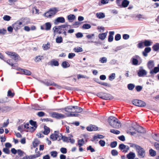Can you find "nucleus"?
<instances>
[{"mask_svg": "<svg viewBox=\"0 0 159 159\" xmlns=\"http://www.w3.org/2000/svg\"><path fill=\"white\" fill-rule=\"evenodd\" d=\"M40 143V141L37 139H35L33 142L34 148H35L37 147Z\"/></svg>", "mask_w": 159, "mask_h": 159, "instance_id": "nucleus-33", "label": "nucleus"}, {"mask_svg": "<svg viewBox=\"0 0 159 159\" xmlns=\"http://www.w3.org/2000/svg\"><path fill=\"white\" fill-rule=\"evenodd\" d=\"M91 25L88 24H84L82 26V29H88L90 28Z\"/></svg>", "mask_w": 159, "mask_h": 159, "instance_id": "nucleus-40", "label": "nucleus"}, {"mask_svg": "<svg viewBox=\"0 0 159 159\" xmlns=\"http://www.w3.org/2000/svg\"><path fill=\"white\" fill-rule=\"evenodd\" d=\"M68 19L70 22H72L75 18V16L73 14H70L67 16Z\"/></svg>", "mask_w": 159, "mask_h": 159, "instance_id": "nucleus-28", "label": "nucleus"}, {"mask_svg": "<svg viewBox=\"0 0 159 159\" xmlns=\"http://www.w3.org/2000/svg\"><path fill=\"white\" fill-rule=\"evenodd\" d=\"M39 81L41 83L44 84V85L47 86H50L51 85H53L56 87L58 89H60L61 86L56 84L54 82H51L50 80L48 82V80H39Z\"/></svg>", "mask_w": 159, "mask_h": 159, "instance_id": "nucleus-5", "label": "nucleus"}, {"mask_svg": "<svg viewBox=\"0 0 159 159\" xmlns=\"http://www.w3.org/2000/svg\"><path fill=\"white\" fill-rule=\"evenodd\" d=\"M30 124L32 126H33L35 128H37V122L35 121H34L33 120H31L29 121Z\"/></svg>", "mask_w": 159, "mask_h": 159, "instance_id": "nucleus-39", "label": "nucleus"}, {"mask_svg": "<svg viewBox=\"0 0 159 159\" xmlns=\"http://www.w3.org/2000/svg\"><path fill=\"white\" fill-rule=\"evenodd\" d=\"M135 85L133 84L130 83L128 84L127 88L129 90H132L135 87Z\"/></svg>", "mask_w": 159, "mask_h": 159, "instance_id": "nucleus-41", "label": "nucleus"}, {"mask_svg": "<svg viewBox=\"0 0 159 159\" xmlns=\"http://www.w3.org/2000/svg\"><path fill=\"white\" fill-rule=\"evenodd\" d=\"M63 39L61 37H58L56 39V42L57 43H61L62 42Z\"/></svg>", "mask_w": 159, "mask_h": 159, "instance_id": "nucleus-50", "label": "nucleus"}, {"mask_svg": "<svg viewBox=\"0 0 159 159\" xmlns=\"http://www.w3.org/2000/svg\"><path fill=\"white\" fill-rule=\"evenodd\" d=\"M152 48L153 50L155 51H157L159 50V43H156L152 46Z\"/></svg>", "mask_w": 159, "mask_h": 159, "instance_id": "nucleus-31", "label": "nucleus"}, {"mask_svg": "<svg viewBox=\"0 0 159 159\" xmlns=\"http://www.w3.org/2000/svg\"><path fill=\"white\" fill-rule=\"evenodd\" d=\"M45 115V113L42 111H39L37 114V115L39 117L43 116Z\"/></svg>", "mask_w": 159, "mask_h": 159, "instance_id": "nucleus-61", "label": "nucleus"}, {"mask_svg": "<svg viewBox=\"0 0 159 159\" xmlns=\"http://www.w3.org/2000/svg\"><path fill=\"white\" fill-rule=\"evenodd\" d=\"M121 38V35L119 34H117L115 36V39L116 41L119 40Z\"/></svg>", "mask_w": 159, "mask_h": 159, "instance_id": "nucleus-57", "label": "nucleus"}, {"mask_svg": "<svg viewBox=\"0 0 159 159\" xmlns=\"http://www.w3.org/2000/svg\"><path fill=\"white\" fill-rule=\"evenodd\" d=\"M104 137L102 135L98 134L97 135L94 136L93 137V140H92L93 141L97 139H103Z\"/></svg>", "mask_w": 159, "mask_h": 159, "instance_id": "nucleus-36", "label": "nucleus"}, {"mask_svg": "<svg viewBox=\"0 0 159 159\" xmlns=\"http://www.w3.org/2000/svg\"><path fill=\"white\" fill-rule=\"evenodd\" d=\"M67 117H78L80 115L78 113H67L66 114Z\"/></svg>", "mask_w": 159, "mask_h": 159, "instance_id": "nucleus-38", "label": "nucleus"}, {"mask_svg": "<svg viewBox=\"0 0 159 159\" xmlns=\"http://www.w3.org/2000/svg\"><path fill=\"white\" fill-rule=\"evenodd\" d=\"M107 34V32L100 34H98V37L100 39L102 40H103L106 37Z\"/></svg>", "mask_w": 159, "mask_h": 159, "instance_id": "nucleus-23", "label": "nucleus"}, {"mask_svg": "<svg viewBox=\"0 0 159 159\" xmlns=\"http://www.w3.org/2000/svg\"><path fill=\"white\" fill-rule=\"evenodd\" d=\"M115 74L114 73H112L109 76V79L110 81H112L115 78Z\"/></svg>", "mask_w": 159, "mask_h": 159, "instance_id": "nucleus-46", "label": "nucleus"}, {"mask_svg": "<svg viewBox=\"0 0 159 159\" xmlns=\"http://www.w3.org/2000/svg\"><path fill=\"white\" fill-rule=\"evenodd\" d=\"M151 50L150 47H147L144 49V51L143 52V54L144 57H147L148 56V53L150 52Z\"/></svg>", "mask_w": 159, "mask_h": 159, "instance_id": "nucleus-17", "label": "nucleus"}, {"mask_svg": "<svg viewBox=\"0 0 159 159\" xmlns=\"http://www.w3.org/2000/svg\"><path fill=\"white\" fill-rule=\"evenodd\" d=\"M149 154L152 157H154L156 155V152L152 149H150L149 150Z\"/></svg>", "mask_w": 159, "mask_h": 159, "instance_id": "nucleus-42", "label": "nucleus"}, {"mask_svg": "<svg viewBox=\"0 0 159 159\" xmlns=\"http://www.w3.org/2000/svg\"><path fill=\"white\" fill-rule=\"evenodd\" d=\"M74 51L76 52H81L83 51V49L80 47H75L74 49Z\"/></svg>", "mask_w": 159, "mask_h": 159, "instance_id": "nucleus-45", "label": "nucleus"}, {"mask_svg": "<svg viewBox=\"0 0 159 159\" xmlns=\"http://www.w3.org/2000/svg\"><path fill=\"white\" fill-rule=\"evenodd\" d=\"M65 19L63 17H57L55 20L54 24L57 25L59 23H64L65 22Z\"/></svg>", "mask_w": 159, "mask_h": 159, "instance_id": "nucleus-12", "label": "nucleus"}, {"mask_svg": "<svg viewBox=\"0 0 159 159\" xmlns=\"http://www.w3.org/2000/svg\"><path fill=\"white\" fill-rule=\"evenodd\" d=\"M84 143V139H81L79 140L78 141V145L79 147L82 146Z\"/></svg>", "mask_w": 159, "mask_h": 159, "instance_id": "nucleus-48", "label": "nucleus"}, {"mask_svg": "<svg viewBox=\"0 0 159 159\" xmlns=\"http://www.w3.org/2000/svg\"><path fill=\"white\" fill-rule=\"evenodd\" d=\"M22 23L21 22L18 20L16 22L13 24L12 26L14 30L16 31H17L21 27L20 25H22Z\"/></svg>", "mask_w": 159, "mask_h": 159, "instance_id": "nucleus-10", "label": "nucleus"}, {"mask_svg": "<svg viewBox=\"0 0 159 159\" xmlns=\"http://www.w3.org/2000/svg\"><path fill=\"white\" fill-rule=\"evenodd\" d=\"M129 3V2L128 0H123L122 2V7L125 8L128 6Z\"/></svg>", "mask_w": 159, "mask_h": 159, "instance_id": "nucleus-19", "label": "nucleus"}, {"mask_svg": "<svg viewBox=\"0 0 159 159\" xmlns=\"http://www.w3.org/2000/svg\"><path fill=\"white\" fill-rule=\"evenodd\" d=\"M99 61L102 63H106L107 62V59L106 57H103L100 58Z\"/></svg>", "mask_w": 159, "mask_h": 159, "instance_id": "nucleus-49", "label": "nucleus"}, {"mask_svg": "<svg viewBox=\"0 0 159 159\" xmlns=\"http://www.w3.org/2000/svg\"><path fill=\"white\" fill-rule=\"evenodd\" d=\"M13 56V57H12V58L14 59L15 60H18L19 58H20L19 55L15 52Z\"/></svg>", "mask_w": 159, "mask_h": 159, "instance_id": "nucleus-60", "label": "nucleus"}, {"mask_svg": "<svg viewBox=\"0 0 159 159\" xmlns=\"http://www.w3.org/2000/svg\"><path fill=\"white\" fill-rule=\"evenodd\" d=\"M126 145L123 143L120 144L119 146V148L120 150H122L125 148Z\"/></svg>", "mask_w": 159, "mask_h": 159, "instance_id": "nucleus-63", "label": "nucleus"}, {"mask_svg": "<svg viewBox=\"0 0 159 159\" xmlns=\"http://www.w3.org/2000/svg\"><path fill=\"white\" fill-rule=\"evenodd\" d=\"M96 95L101 98L104 100H111L113 98V97L111 94L104 92L98 93Z\"/></svg>", "mask_w": 159, "mask_h": 159, "instance_id": "nucleus-3", "label": "nucleus"}, {"mask_svg": "<svg viewBox=\"0 0 159 159\" xmlns=\"http://www.w3.org/2000/svg\"><path fill=\"white\" fill-rule=\"evenodd\" d=\"M58 11L57 8L54 7L50 8L49 11L45 12L43 16L47 18H51Z\"/></svg>", "mask_w": 159, "mask_h": 159, "instance_id": "nucleus-2", "label": "nucleus"}, {"mask_svg": "<svg viewBox=\"0 0 159 159\" xmlns=\"http://www.w3.org/2000/svg\"><path fill=\"white\" fill-rule=\"evenodd\" d=\"M117 145V142L116 141L111 142L110 144V146L111 148H114L116 147Z\"/></svg>", "mask_w": 159, "mask_h": 159, "instance_id": "nucleus-53", "label": "nucleus"}, {"mask_svg": "<svg viewBox=\"0 0 159 159\" xmlns=\"http://www.w3.org/2000/svg\"><path fill=\"white\" fill-rule=\"evenodd\" d=\"M96 16L98 19H102L105 17V15L103 13L99 12L96 13Z\"/></svg>", "mask_w": 159, "mask_h": 159, "instance_id": "nucleus-27", "label": "nucleus"}, {"mask_svg": "<svg viewBox=\"0 0 159 159\" xmlns=\"http://www.w3.org/2000/svg\"><path fill=\"white\" fill-rule=\"evenodd\" d=\"M110 132L111 133L116 134H118L120 133V131H119L114 129H111L110 130Z\"/></svg>", "mask_w": 159, "mask_h": 159, "instance_id": "nucleus-56", "label": "nucleus"}, {"mask_svg": "<svg viewBox=\"0 0 159 159\" xmlns=\"http://www.w3.org/2000/svg\"><path fill=\"white\" fill-rule=\"evenodd\" d=\"M44 131L43 132V134L45 135L48 134L50 132V128L46 125L44 126Z\"/></svg>", "mask_w": 159, "mask_h": 159, "instance_id": "nucleus-25", "label": "nucleus"}, {"mask_svg": "<svg viewBox=\"0 0 159 159\" xmlns=\"http://www.w3.org/2000/svg\"><path fill=\"white\" fill-rule=\"evenodd\" d=\"M87 150H89L91 152H95V149L92 147L91 145H90L87 148Z\"/></svg>", "mask_w": 159, "mask_h": 159, "instance_id": "nucleus-59", "label": "nucleus"}, {"mask_svg": "<svg viewBox=\"0 0 159 159\" xmlns=\"http://www.w3.org/2000/svg\"><path fill=\"white\" fill-rule=\"evenodd\" d=\"M136 149L138 153V156L140 158H143L145 156V151L144 149L141 146L138 147Z\"/></svg>", "mask_w": 159, "mask_h": 159, "instance_id": "nucleus-4", "label": "nucleus"}, {"mask_svg": "<svg viewBox=\"0 0 159 159\" xmlns=\"http://www.w3.org/2000/svg\"><path fill=\"white\" fill-rule=\"evenodd\" d=\"M89 77L85 75H83L80 74L77 75V78L79 79L81 78L89 79Z\"/></svg>", "mask_w": 159, "mask_h": 159, "instance_id": "nucleus-54", "label": "nucleus"}, {"mask_svg": "<svg viewBox=\"0 0 159 159\" xmlns=\"http://www.w3.org/2000/svg\"><path fill=\"white\" fill-rule=\"evenodd\" d=\"M50 154L52 157H55L57 156V152L56 151H53L50 152Z\"/></svg>", "mask_w": 159, "mask_h": 159, "instance_id": "nucleus-52", "label": "nucleus"}, {"mask_svg": "<svg viewBox=\"0 0 159 159\" xmlns=\"http://www.w3.org/2000/svg\"><path fill=\"white\" fill-rule=\"evenodd\" d=\"M36 128H35V127H31L30 126L29 128L28 129V130L27 131V132H30L31 133L33 132L36 129Z\"/></svg>", "mask_w": 159, "mask_h": 159, "instance_id": "nucleus-47", "label": "nucleus"}, {"mask_svg": "<svg viewBox=\"0 0 159 159\" xmlns=\"http://www.w3.org/2000/svg\"><path fill=\"white\" fill-rule=\"evenodd\" d=\"M50 44L49 42L47 43V44H43L42 46L44 50H47L49 49L50 48Z\"/></svg>", "mask_w": 159, "mask_h": 159, "instance_id": "nucleus-32", "label": "nucleus"}, {"mask_svg": "<svg viewBox=\"0 0 159 159\" xmlns=\"http://www.w3.org/2000/svg\"><path fill=\"white\" fill-rule=\"evenodd\" d=\"M133 104L136 106L143 107L146 105V103L140 100L135 99L132 101Z\"/></svg>", "mask_w": 159, "mask_h": 159, "instance_id": "nucleus-7", "label": "nucleus"}, {"mask_svg": "<svg viewBox=\"0 0 159 159\" xmlns=\"http://www.w3.org/2000/svg\"><path fill=\"white\" fill-rule=\"evenodd\" d=\"M114 31H110L109 32V35L108 36V41L109 42H111L113 40V36L114 34Z\"/></svg>", "mask_w": 159, "mask_h": 159, "instance_id": "nucleus-16", "label": "nucleus"}, {"mask_svg": "<svg viewBox=\"0 0 159 159\" xmlns=\"http://www.w3.org/2000/svg\"><path fill=\"white\" fill-rule=\"evenodd\" d=\"M75 107V106H70L65 107L63 109L66 112H71L70 111L72 110Z\"/></svg>", "mask_w": 159, "mask_h": 159, "instance_id": "nucleus-18", "label": "nucleus"}, {"mask_svg": "<svg viewBox=\"0 0 159 159\" xmlns=\"http://www.w3.org/2000/svg\"><path fill=\"white\" fill-rule=\"evenodd\" d=\"M60 135L61 136V139L64 142H66L67 143L69 142V137H67L64 136H63L62 135V134L61 133L60 134Z\"/></svg>", "mask_w": 159, "mask_h": 159, "instance_id": "nucleus-35", "label": "nucleus"}, {"mask_svg": "<svg viewBox=\"0 0 159 159\" xmlns=\"http://www.w3.org/2000/svg\"><path fill=\"white\" fill-rule=\"evenodd\" d=\"M3 152L7 154H9L10 153V151L9 149L7 148H4L3 149Z\"/></svg>", "mask_w": 159, "mask_h": 159, "instance_id": "nucleus-62", "label": "nucleus"}, {"mask_svg": "<svg viewBox=\"0 0 159 159\" xmlns=\"http://www.w3.org/2000/svg\"><path fill=\"white\" fill-rule=\"evenodd\" d=\"M15 94V93H12L11 90H9L7 92V96L8 97L12 98L14 96Z\"/></svg>", "mask_w": 159, "mask_h": 159, "instance_id": "nucleus-51", "label": "nucleus"}, {"mask_svg": "<svg viewBox=\"0 0 159 159\" xmlns=\"http://www.w3.org/2000/svg\"><path fill=\"white\" fill-rule=\"evenodd\" d=\"M111 153L112 155L113 156H116L118 154V152L115 149L112 150Z\"/></svg>", "mask_w": 159, "mask_h": 159, "instance_id": "nucleus-58", "label": "nucleus"}, {"mask_svg": "<svg viewBox=\"0 0 159 159\" xmlns=\"http://www.w3.org/2000/svg\"><path fill=\"white\" fill-rule=\"evenodd\" d=\"M159 72V64H158L157 66L154 67L153 69L150 70V74L152 76L153 75L156 74Z\"/></svg>", "mask_w": 159, "mask_h": 159, "instance_id": "nucleus-13", "label": "nucleus"}, {"mask_svg": "<svg viewBox=\"0 0 159 159\" xmlns=\"http://www.w3.org/2000/svg\"><path fill=\"white\" fill-rule=\"evenodd\" d=\"M43 58V56H39L35 57V60L36 62H39Z\"/></svg>", "mask_w": 159, "mask_h": 159, "instance_id": "nucleus-55", "label": "nucleus"}, {"mask_svg": "<svg viewBox=\"0 0 159 159\" xmlns=\"http://www.w3.org/2000/svg\"><path fill=\"white\" fill-rule=\"evenodd\" d=\"M135 157V154L132 152H130L127 155V157L128 159H134Z\"/></svg>", "mask_w": 159, "mask_h": 159, "instance_id": "nucleus-20", "label": "nucleus"}, {"mask_svg": "<svg viewBox=\"0 0 159 159\" xmlns=\"http://www.w3.org/2000/svg\"><path fill=\"white\" fill-rule=\"evenodd\" d=\"M59 135L57 134H52L50 136V138L53 141H55L59 137Z\"/></svg>", "mask_w": 159, "mask_h": 159, "instance_id": "nucleus-22", "label": "nucleus"}, {"mask_svg": "<svg viewBox=\"0 0 159 159\" xmlns=\"http://www.w3.org/2000/svg\"><path fill=\"white\" fill-rule=\"evenodd\" d=\"M147 66L148 68L150 70H151L154 67V61L152 60H149L147 63Z\"/></svg>", "mask_w": 159, "mask_h": 159, "instance_id": "nucleus-11", "label": "nucleus"}, {"mask_svg": "<svg viewBox=\"0 0 159 159\" xmlns=\"http://www.w3.org/2000/svg\"><path fill=\"white\" fill-rule=\"evenodd\" d=\"M3 60L4 61L6 62L8 64L11 66L16 67L18 66V64L17 63H13V60L11 59H8L6 60L4 59Z\"/></svg>", "mask_w": 159, "mask_h": 159, "instance_id": "nucleus-14", "label": "nucleus"}, {"mask_svg": "<svg viewBox=\"0 0 159 159\" xmlns=\"http://www.w3.org/2000/svg\"><path fill=\"white\" fill-rule=\"evenodd\" d=\"M143 43L145 46L148 47L151 45L152 42L150 40H145L144 41H143Z\"/></svg>", "mask_w": 159, "mask_h": 159, "instance_id": "nucleus-26", "label": "nucleus"}, {"mask_svg": "<svg viewBox=\"0 0 159 159\" xmlns=\"http://www.w3.org/2000/svg\"><path fill=\"white\" fill-rule=\"evenodd\" d=\"M61 152L63 154H66L67 152V150L66 148H61L60 149Z\"/></svg>", "mask_w": 159, "mask_h": 159, "instance_id": "nucleus-64", "label": "nucleus"}, {"mask_svg": "<svg viewBox=\"0 0 159 159\" xmlns=\"http://www.w3.org/2000/svg\"><path fill=\"white\" fill-rule=\"evenodd\" d=\"M68 26H69L70 27H71V26L70 25H61L58 26V29H64L66 28Z\"/></svg>", "mask_w": 159, "mask_h": 159, "instance_id": "nucleus-44", "label": "nucleus"}, {"mask_svg": "<svg viewBox=\"0 0 159 159\" xmlns=\"http://www.w3.org/2000/svg\"><path fill=\"white\" fill-rule=\"evenodd\" d=\"M12 109V108L9 106H7L4 107L2 108V111L3 112H8Z\"/></svg>", "mask_w": 159, "mask_h": 159, "instance_id": "nucleus-30", "label": "nucleus"}, {"mask_svg": "<svg viewBox=\"0 0 159 159\" xmlns=\"http://www.w3.org/2000/svg\"><path fill=\"white\" fill-rule=\"evenodd\" d=\"M50 64L51 66H58L59 63L57 61L53 59L51 61Z\"/></svg>", "mask_w": 159, "mask_h": 159, "instance_id": "nucleus-24", "label": "nucleus"}, {"mask_svg": "<svg viewBox=\"0 0 159 159\" xmlns=\"http://www.w3.org/2000/svg\"><path fill=\"white\" fill-rule=\"evenodd\" d=\"M45 30H50L51 28V24L50 22L46 23L45 24Z\"/></svg>", "mask_w": 159, "mask_h": 159, "instance_id": "nucleus-29", "label": "nucleus"}, {"mask_svg": "<svg viewBox=\"0 0 159 159\" xmlns=\"http://www.w3.org/2000/svg\"><path fill=\"white\" fill-rule=\"evenodd\" d=\"M51 116L52 117L57 120L61 119L66 117L64 115L55 112L52 113Z\"/></svg>", "mask_w": 159, "mask_h": 159, "instance_id": "nucleus-6", "label": "nucleus"}, {"mask_svg": "<svg viewBox=\"0 0 159 159\" xmlns=\"http://www.w3.org/2000/svg\"><path fill=\"white\" fill-rule=\"evenodd\" d=\"M131 128L133 129L134 130H135L137 131L138 133H144V131L143 128L141 126H139L137 128V129H135V128H134L133 125L131 126Z\"/></svg>", "mask_w": 159, "mask_h": 159, "instance_id": "nucleus-15", "label": "nucleus"}, {"mask_svg": "<svg viewBox=\"0 0 159 159\" xmlns=\"http://www.w3.org/2000/svg\"><path fill=\"white\" fill-rule=\"evenodd\" d=\"M147 71L143 69L142 66L139 67V69L138 72V75L139 77H143L147 74Z\"/></svg>", "mask_w": 159, "mask_h": 159, "instance_id": "nucleus-9", "label": "nucleus"}, {"mask_svg": "<svg viewBox=\"0 0 159 159\" xmlns=\"http://www.w3.org/2000/svg\"><path fill=\"white\" fill-rule=\"evenodd\" d=\"M32 108L36 110H42L43 109L41 108L37 104H35L32 106Z\"/></svg>", "mask_w": 159, "mask_h": 159, "instance_id": "nucleus-43", "label": "nucleus"}, {"mask_svg": "<svg viewBox=\"0 0 159 159\" xmlns=\"http://www.w3.org/2000/svg\"><path fill=\"white\" fill-rule=\"evenodd\" d=\"M140 57L138 55H135V56L132 57L131 61L132 64L134 66L139 65L140 64L141 62H139L138 59H139Z\"/></svg>", "mask_w": 159, "mask_h": 159, "instance_id": "nucleus-8", "label": "nucleus"}, {"mask_svg": "<svg viewBox=\"0 0 159 159\" xmlns=\"http://www.w3.org/2000/svg\"><path fill=\"white\" fill-rule=\"evenodd\" d=\"M108 122L113 128L118 129L121 126V123L117 118L114 116H110L108 118Z\"/></svg>", "mask_w": 159, "mask_h": 159, "instance_id": "nucleus-1", "label": "nucleus"}, {"mask_svg": "<svg viewBox=\"0 0 159 159\" xmlns=\"http://www.w3.org/2000/svg\"><path fill=\"white\" fill-rule=\"evenodd\" d=\"M20 73L21 74H25L28 75H30L31 74V72L30 71L27 70H23L22 69H21Z\"/></svg>", "mask_w": 159, "mask_h": 159, "instance_id": "nucleus-21", "label": "nucleus"}, {"mask_svg": "<svg viewBox=\"0 0 159 159\" xmlns=\"http://www.w3.org/2000/svg\"><path fill=\"white\" fill-rule=\"evenodd\" d=\"M74 109H76L75 112L76 113H80L83 111V109L81 107L78 106H75Z\"/></svg>", "mask_w": 159, "mask_h": 159, "instance_id": "nucleus-37", "label": "nucleus"}, {"mask_svg": "<svg viewBox=\"0 0 159 159\" xmlns=\"http://www.w3.org/2000/svg\"><path fill=\"white\" fill-rule=\"evenodd\" d=\"M62 67L64 68H67L70 66V64L67 61H63L61 64Z\"/></svg>", "mask_w": 159, "mask_h": 159, "instance_id": "nucleus-34", "label": "nucleus"}]
</instances>
